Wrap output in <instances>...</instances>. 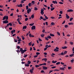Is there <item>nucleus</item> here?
I'll list each match as a JSON object with an SVG mask.
<instances>
[{"label": "nucleus", "mask_w": 74, "mask_h": 74, "mask_svg": "<svg viewBox=\"0 0 74 74\" xmlns=\"http://www.w3.org/2000/svg\"><path fill=\"white\" fill-rule=\"evenodd\" d=\"M6 19V20H8V16H4L3 18V21H4L5 19Z\"/></svg>", "instance_id": "f257e3e1"}, {"label": "nucleus", "mask_w": 74, "mask_h": 74, "mask_svg": "<svg viewBox=\"0 0 74 74\" xmlns=\"http://www.w3.org/2000/svg\"><path fill=\"white\" fill-rule=\"evenodd\" d=\"M34 70V67H32V69H31L30 70V72L31 74L33 73V71Z\"/></svg>", "instance_id": "f03ea898"}, {"label": "nucleus", "mask_w": 74, "mask_h": 74, "mask_svg": "<svg viewBox=\"0 0 74 74\" xmlns=\"http://www.w3.org/2000/svg\"><path fill=\"white\" fill-rule=\"evenodd\" d=\"M44 9H41L40 14H41L42 15H43L44 14Z\"/></svg>", "instance_id": "7ed1b4c3"}, {"label": "nucleus", "mask_w": 74, "mask_h": 74, "mask_svg": "<svg viewBox=\"0 0 74 74\" xmlns=\"http://www.w3.org/2000/svg\"><path fill=\"white\" fill-rule=\"evenodd\" d=\"M20 19L19 18H18V19L17 20V21H18V24L19 25H22V23L20 22V20H19Z\"/></svg>", "instance_id": "20e7f679"}, {"label": "nucleus", "mask_w": 74, "mask_h": 74, "mask_svg": "<svg viewBox=\"0 0 74 74\" xmlns=\"http://www.w3.org/2000/svg\"><path fill=\"white\" fill-rule=\"evenodd\" d=\"M3 23H5L6 24V23H8V21L7 20L4 21H3Z\"/></svg>", "instance_id": "39448f33"}, {"label": "nucleus", "mask_w": 74, "mask_h": 74, "mask_svg": "<svg viewBox=\"0 0 74 74\" xmlns=\"http://www.w3.org/2000/svg\"><path fill=\"white\" fill-rule=\"evenodd\" d=\"M7 26H11L12 25V23H9L8 24H7Z\"/></svg>", "instance_id": "423d86ee"}, {"label": "nucleus", "mask_w": 74, "mask_h": 74, "mask_svg": "<svg viewBox=\"0 0 74 74\" xmlns=\"http://www.w3.org/2000/svg\"><path fill=\"white\" fill-rule=\"evenodd\" d=\"M31 29L32 30H34L36 29V27L35 26H32Z\"/></svg>", "instance_id": "0eeeda50"}, {"label": "nucleus", "mask_w": 74, "mask_h": 74, "mask_svg": "<svg viewBox=\"0 0 74 74\" xmlns=\"http://www.w3.org/2000/svg\"><path fill=\"white\" fill-rule=\"evenodd\" d=\"M67 12H73V10L71 9H69L67 10Z\"/></svg>", "instance_id": "6e6552de"}, {"label": "nucleus", "mask_w": 74, "mask_h": 74, "mask_svg": "<svg viewBox=\"0 0 74 74\" xmlns=\"http://www.w3.org/2000/svg\"><path fill=\"white\" fill-rule=\"evenodd\" d=\"M15 30L14 29L13 30H12L11 32L12 34H13L14 33H15Z\"/></svg>", "instance_id": "1a4fd4ad"}, {"label": "nucleus", "mask_w": 74, "mask_h": 74, "mask_svg": "<svg viewBox=\"0 0 74 74\" xmlns=\"http://www.w3.org/2000/svg\"><path fill=\"white\" fill-rule=\"evenodd\" d=\"M31 11H32V10H30V9H28L27 10V14H29L30 13L29 12H31Z\"/></svg>", "instance_id": "9d476101"}, {"label": "nucleus", "mask_w": 74, "mask_h": 74, "mask_svg": "<svg viewBox=\"0 0 74 74\" xmlns=\"http://www.w3.org/2000/svg\"><path fill=\"white\" fill-rule=\"evenodd\" d=\"M26 51H27V50H26V49H24V50H23V52H21V53H22V54H23L24 53H25V52H26Z\"/></svg>", "instance_id": "9b49d317"}, {"label": "nucleus", "mask_w": 74, "mask_h": 74, "mask_svg": "<svg viewBox=\"0 0 74 74\" xmlns=\"http://www.w3.org/2000/svg\"><path fill=\"white\" fill-rule=\"evenodd\" d=\"M18 7H23V5H22V4H20L19 5H18Z\"/></svg>", "instance_id": "f8f14e48"}, {"label": "nucleus", "mask_w": 74, "mask_h": 74, "mask_svg": "<svg viewBox=\"0 0 74 74\" xmlns=\"http://www.w3.org/2000/svg\"><path fill=\"white\" fill-rule=\"evenodd\" d=\"M43 69H44V70H47V67H46V66H44L43 67Z\"/></svg>", "instance_id": "ddd939ff"}, {"label": "nucleus", "mask_w": 74, "mask_h": 74, "mask_svg": "<svg viewBox=\"0 0 74 74\" xmlns=\"http://www.w3.org/2000/svg\"><path fill=\"white\" fill-rule=\"evenodd\" d=\"M66 17L67 19H69L70 17L69 16V15H67V14H66Z\"/></svg>", "instance_id": "4468645a"}, {"label": "nucleus", "mask_w": 74, "mask_h": 74, "mask_svg": "<svg viewBox=\"0 0 74 74\" xmlns=\"http://www.w3.org/2000/svg\"><path fill=\"white\" fill-rule=\"evenodd\" d=\"M62 49H67V47L66 46H65L64 47H62Z\"/></svg>", "instance_id": "2eb2a0df"}, {"label": "nucleus", "mask_w": 74, "mask_h": 74, "mask_svg": "<svg viewBox=\"0 0 74 74\" xmlns=\"http://www.w3.org/2000/svg\"><path fill=\"white\" fill-rule=\"evenodd\" d=\"M60 70H64V69L63 67H62V68L60 67Z\"/></svg>", "instance_id": "dca6fc26"}, {"label": "nucleus", "mask_w": 74, "mask_h": 74, "mask_svg": "<svg viewBox=\"0 0 74 74\" xmlns=\"http://www.w3.org/2000/svg\"><path fill=\"white\" fill-rule=\"evenodd\" d=\"M57 62V61H54V60H53L52 61V63H56Z\"/></svg>", "instance_id": "f3484780"}, {"label": "nucleus", "mask_w": 74, "mask_h": 74, "mask_svg": "<svg viewBox=\"0 0 74 74\" xmlns=\"http://www.w3.org/2000/svg\"><path fill=\"white\" fill-rule=\"evenodd\" d=\"M29 7H32V3H29L28 4Z\"/></svg>", "instance_id": "a211bd4d"}, {"label": "nucleus", "mask_w": 74, "mask_h": 74, "mask_svg": "<svg viewBox=\"0 0 74 74\" xmlns=\"http://www.w3.org/2000/svg\"><path fill=\"white\" fill-rule=\"evenodd\" d=\"M25 66H26L27 67H29V64H25Z\"/></svg>", "instance_id": "6ab92c4d"}, {"label": "nucleus", "mask_w": 74, "mask_h": 74, "mask_svg": "<svg viewBox=\"0 0 74 74\" xmlns=\"http://www.w3.org/2000/svg\"><path fill=\"white\" fill-rule=\"evenodd\" d=\"M54 51L55 52H58V51H59V50H57V49H55L54 50Z\"/></svg>", "instance_id": "aec40b11"}, {"label": "nucleus", "mask_w": 74, "mask_h": 74, "mask_svg": "<svg viewBox=\"0 0 74 74\" xmlns=\"http://www.w3.org/2000/svg\"><path fill=\"white\" fill-rule=\"evenodd\" d=\"M27 27L26 26H24V27H23V29H26Z\"/></svg>", "instance_id": "412c9836"}, {"label": "nucleus", "mask_w": 74, "mask_h": 74, "mask_svg": "<svg viewBox=\"0 0 74 74\" xmlns=\"http://www.w3.org/2000/svg\"><path fill=\"white\" fill-rule=\"evenodd\" d=\"M50 36H51V37H53L54 35V34H50Z\"/></svg>", "instance_id": "4be33fe9"}, {"label": "nucleus", "mask_w": 74, "mask_h": 74, "mask_svg": "<svg viewBox=\"0 0 74 74\" xmlns=\"http://www.w3.org/2000/svg\"><path fill=\"white\" fill-rule=\"evenodd\" d=\"M44 16H45L46 19H48V17H47L45 14H44Z\"/></svg>", "instance_id": "5701e85b"}, {"label": "nucleus", "mask_w": 74, "mask_h": 74, "mask_svg": "<svg viewBox=\"0 0 74 74\" xmlns=\"http://www.w3.org/2000/svg\"><path fill=\"white\" fill-rule=\"evenodd\" d=\"M20 51H21V52H23V49H22V48H20Z\"/></svg>", "instance_id": "b1692460"}, {"label": "nucleus", "mask_w": 74, "mask_h": 74, "mask_svg": "<svg viewBox=\"0 0 74 74\" xmlns=\"http://www.w3.org/2000/svg\"><path fill=\"white\" fill-rule=\"evenodd\" d=\"M31 18L32 19H33L34 18V14H32L31 15Z\"/></svg>", "instance_id": "393cba45"}, {"label": "nucleus", "mask_w": 74, "mask_h": 74, "mask_svg": "<svg viewBox=\"0 0 74 74\" xmlns=\"http://www.w3.org/2000/svg\"><path fill=\"white\" fill-rule=\"evenodd\" d=\"M32 5H34V4H35V1H32Z\"/></svg>", "instance_id": "a878e982"}, {"label": "nucleus", "mask_w": 74, "mask_h": 74, "mask_svg": "<svg viewBox=\"0 0 74 74\" xmlns=\"http://www.w3.org/2000/svg\"><path fill=\"white\" fill-rule=\"evenodd\" d=\"M21 37L23 40H25V37H24V36H23L22 35L21 36Z\"/></svg>", "instance_id": "bb28decb"}, {"label": "nucleus", "mask_w": 74, "mask_h": 74, "mask_svg": "<svg viewBox=\"0 0 74 74\" xmlns=\"http://www.w3.org/2000/svg\"><path fill=\"white\" fill-rule=\"evenodd\" d=\"M37 10H38V8L36 7H35L34 10H35V11H37Z\"/></svg>", "instance_id": "cd10ccee"}, {"label": "nucleus", "mask_w": 74, "mask_h": 74, "mask_svg": "<svg viewBox=\"0 0 74 74\" xmlns=\"http://www.w3.org/2000/svg\"><path fill=\"white\" fill-rule=\"evenodd\" d=\"M65 27V28H67V27H69V26L68 25H64Z\"/></svg>", "instance_id": "c85d7f7f"}, {"label": "nucleus", "mask_w": 74, "mask_h": 74, "mask_svg": "<svg viewBox=\"0 0 74 74\" xmlns=\"http://www.w3.org/2000/svg\"><path fill=\"white\" fill-rule=\"evenodd\" d=\"M60 64V62H58L56 64L58 65V64Z\"/></svg>", "instance_id": "c756f323"}, {"label": "nucleus", "mask_w": 74, "mask_h": 74, "mask_svg": "<svg viewBox=\"0 0 74 74\" xmlns=\"http://www.w3.org/2000/svg\"><path fill=\"white\" fill-rule=\"evenodd\" d=\"M27 63H28V64H30V63H31V61H28Z\"/></svg>", "instance_id": "7c9ffc66"}, {"label": "nucleus", "mask_w": 74, "mask_h": 74, "mask_svg": "<svg viewBox=\"0 0 74 74\" xmlns=\"http://www.w3.org/2000/svg\"><path fill=\"white\" fill-rule=\"evenodd\" d=\"M34 23H32V24H29V26H32L33 25H34Z\"/></svg>", "instance_id": "2f4dec72"}, {"label": "nucleus", "mask_w": 74, "mask_h": 74, "mask_svg": "<svg viewBox=\"0 0 74 74\" xmlns=\"http://www.w3.org/2000/svg\"><path fill=\"white\" fill-rule=\"evenodd\" d=\"M14 42H17V40L15 39H14Z\"/></svg>", "instance_id": "473e14b6"}, {"label": "nucleus", "mask_w": 74, "mask_h": 74, "mask_svg": "<svg viewBox=\"0 0 74 74\" xmlns=\"http://www.w3.org/2000/svg\"><path fill=\"white\" fill-rule=\"evenodd\" d=\"M68 24H69V25H73V23H68Z\"/></svg>", "instance_id": "72a5a7b5"}, {"label": "nucleus", "mask_w": 74, "mask_h": 74, "mask_svg": "<svg viewBox=\"0 0 74 74\" xmlns=\"http://www.w3.org/2000/svg\"><path fill=\"white\" fill-rule=\"evenodd\" d=\"M47 38L49 39L51 38V36H48L47 37Z\"/></svg>", "instance_id": "f704fd0d"}, {"label": "nucleus", "mask_w": 74, "mask_h": 74, "mask_svg": "<svg viewBox=\"0 0 74 74\" xmlns=\"http://www.w3.org/2000/svg\"><path fill=\"white\" fill-rule=\"evenodd\" d=\"M72 19H73V18L71 17L70 19V21H71L72 20Z\"/></svg>", "instance_id": "c9c22d12"}, {"label": "nucleus", "mask_w": 74, "mask_h": 74, "mask_svg": "<svg viewBox=\"0 0 74 74\" xmlns=\"http://www.w3.org/2000/svg\"><path fill=\"white\" fill-rule=\"evenodd\" d=\"M35 67H40V65H35Z\"/></svg>", "instance_id": "e433bc0d"}, {"label": "nucleus", "mask_w": 74, "mask_h": 74, "mask_svg": "<svg viewBox=\"0 0 74 74\" xmlns=\"http://www.w3.org/2000/svg\"><path fill=\"white\" fill-rule=\"evenodd\" d=\"M28 20V18H26L25 19V21H27Z\"/></svg>", "instance_id": "4c0bfd02"}, {"label": "nucleus", "mask_w": 74, "mask_h": 74, "mask_svg": "<svg viewBox=\"0 0 74 74\" xmlns=\"http://www.w3.org/2000/svg\"><path fill=\"white\" fill-rule=\"evenodd\" d=\"M60 14H63V12L62 11H60Z\"/></svg>", "instance_id": "58836bf2"}, {"label": "nucleus", "mask_w": 74, "mask_h": 74, "mask_svg": "<svg viewBox=\"0 0 74 74\" xmlns=\"http://www.w3.org/2000/svg\"><path fill=\"white\" fill-rule=\"evenodd\" d=\"M51 11H53L54 9H55V8H51Z\"/></svg>", "instance_id": "ea45409f"}, {"label": "nucleus", "mask_w": 74, "mask_h": 74, "mask_svg": "<svg viewBox=\"0 0 74 74\" xmlns=\"http://www.w3.org/2000/svg\"><path fill=\"white\" fill-rule=\"evenodd\" d=\"M26 10H28L29 9V7H28V5H27L26 6Z\"/></svg>", "instance_id": "a19ab883"}, {"label": "nucleus", "mask_w": 74, "mask_h": 74, "mask_svg": "<svg viewBox=\"0 0 74 74\" xmlns=\"http://www.w3.org/2000/svg\"><path fill=\"white\" fill-rule=\"evenodd\" d=\"M36 54L37 55H40V53L39 52H36Z\"/></svg>", "instance_id": "79ce46f5"}, {"label": "nucleus", "mask_w": 74, "mask_h": 74, "mask_svg": "<svg viewBox=\"0 0 74 74\" xmlns=\"http://www.w3.org/2000/svg\"><path fill=\"white\" fill-rule=\"evenodd\" d=\"M47 48H48V47H45L44 49V51H46L47 50Z\"/></svg>", "instance_id": "37998d69"}, {"label": "nucleus", "mask_w": 74, "mask_h": 74, "mask_svg": "<svg viewBox=\"0 0 74 74\" xmlns=\"http://www.w3.org/2000/svg\"><path fill=\"white\" fill-rule=\"evenodd\" d=\"M40 36H41L42 37H44V34H42Z\"/></svg>", "instance_id": "c03bdc74"}, {"label": "nucleus", "mask_w": 74, "mask_h": 74, "mask_svg": "<svg viewBox=\"0 0 74 74\" xmlns=\"http://www.w3.org/2000/svg\"><path fill=\"white\" fill-rule=\"evenodd\" d=\"M21 51H20V50H19V49H18L17 50V52L18 53H19V52H20Z\"/></svg>", "instance_id": "a18cd8bd"}, {"label": "nucleus", "mask_w": 74, "mask_h": 74, "mask_svg": "<svg viewBox=\"0 0 74 74\" xmlns=\"http://www.w3.org/2000/svg\"><path fill=\"white\" fill-rule=\"evenodd\" d=\"M70 44H71V45H73V42H70Z\"/></svg>", "instance_id": "49530a36"}, {"label": "nucleus", "mask_w": 74, "mask_h": 74, "mask_svg": "<svg viewBox=\"0 0 74 74\" xmlns=\"http://www.w3.org/2000/svg\"><path fill=\"white\" fill-rule=\"evenodd\" d=\"M54 71H60V70L57 69H55L54 70Z\"/></svg>", "instance_id": "de8ad7c7"}, {"label": "nucleus", "mask_w": 74, "mask_h": 74, "mask_svg": "<svg viewBox=\"0 0 74 74\" xmlns=\"http://www.w3.org/2000/svg\"><path fill=\"white\" fill-rule=\"evenodd\" d=\"M59 3H60V4H63V2H59Z\"/></svg>", "instance_id": "09e8293b"}, {"label": "nucleus", "mask_w": 74, "mask_h": 74, "mask_svg": "<svg viewBox=\"0 0 74 74\" xmlns=\"http://www.w3.org/2000/svg\"><path fill=\"white\" fill-rule=\"evenodd\" d=\"M57 35H58V36H60V34L58 32H57Z\"/></svg>", "instance_id": "8fccbe9b"}, {"label": "nucleus", "mask_w": 74, "mask_h": 74, "mask_svg": "<svg viewBox=\"0 0 74 74\" xmlns=\"http://www.w3.org/2000/svg\"><path fill=\"white\" fill-rule=\"evenodd\" d=\"M29 45L30 46H31V45H32V42H30V43H29Z\"/></svg>", "instance_id": "3c124183"}, {"label": "nucleus", "mask_w": 74, "mask_h": 74, "mask_svg": "<svg viewBox=\"0 0 74 74\" xmlns=\"http://www.w3.org/2000/svg\"><path fill=\"white\" fill-rule=\"evenodd\" d=\"M51 23L52 25H55V23L53 22H52Z\"/></svg>", "instance_id": "603ef678"}, {"label": "nucleus", "mask_w": 74, "mask_h": 74, "mask_svg": "<svg viewBox=\"0 0 74 74\" xmlns=\"http://www.w3.org/2000/svg\"><path fill=\"white\" fill-rule=\"evenodd\" d=\"M45 38V40H47V41H48V40H49V39L48 38L46 37Z\"/></svg>", "instance_id": "864d4df0"}, {"label": "nucleus", "mask_w": 74, "mask_h": 74, "mask_svg": "<svg viewBox=\"0 0 74 74\" xmlns=\"http://www.w3.org/2000/svg\"><path fill=\"white\" fill-rule=\"evenodd\" d=\"M25 59L24 58H23L21 60L22 62H23V60H25Z\"/></svg>", "instance_id": "5fc2aeb1"}, {"label": "nucleus", "mask_w": 74, "mask_h": 74, "mask_svg": "<svg viewBox=\"0 0 74 74\" xmlns=\"http://www.w3.org/2000/svg\"><path fill=\"white\" fill-rule=\"evenodd\" d=\"M17 49H20V47H19V46H17Z\"/></svg>", "instance_id": "6e6d98bb"}, {"label": "nucleus", "mask_w": 74, "mask_h": 74, "mask_svg": "<svg viewBox=\"0 0 74 74\" xmlns=\"http://www.w3.org/2000/svg\"><path fill=\"white\" fill-rule=\"evenodd\" d=\"M29 36L30 37H32V34H29Z\"/></svg>", "instance_id": "4d7b16f0"}, {"label": "nucleus", "mask_w": 74, "mask_h": 74, "mask_svg": "<svg viewBox=\"0 0 74 74\" xmlns=\"http://www.w3.org/2000/svg\"><path fill=\"white\" fill-rule=\"evenodd\" d=\"M74 61V60L73 59H72L71 60V62H73Z\"/></svg>", "instance_id": "13d9d810"}, {"label": "nucleus", "mask_w": 74, "mask_h": 74, "mask_svg": "<svg viewBox=\"0 0 74 74\" xmlns=\"http://www.w3.org/2000/svg\"><path fill=\"white\" fill-rule=\"evenodd\" d=\"M21 3H24V2H23V0H22L21 1Z\"/></svg>", "instance_id": "bf43d9fd"}, {"label": "nucleus", "mask_w": 74, "mask_h": 74, "mask_svg": "<svg viewBox=\"0 0 74 74\" xmlns=\"http://www.w3.org/2000/svg\"><path fill=\"white\" fill-rule=\"evenodd\" d=\"M47 59L46 58H44V61H46V62L47 61Z\"/></svg>", "instance_id": "052dcab7"}, {"label": "nucleus", "mask_w": 74, "mask_h": 74, "mask_svg": "<svg viewBox=\"0 0 74 74\" xmlns=\"http://www.w3.org/2000/svg\"><path fill=\"white\" fill-rule=\"evenodd\" d=\"M21 40V38H20L19 39L17 40V41H22V40Z\"/></svg>", "instance_id": "680f3d73"}, {"label": "nucleus", "mask_w": 74, "mask_h": 74, "mask_svg": "<svg viewBox=\"0 0 74 74\" xmlns=\"http://www.w3.org/2000/svg\"><path fill=\"white\" fill-rule=\"evenodd\" d=\"M27 55H25L24 56V58H26L27 57Z\"/></svg>", "instance_id": "e2e57ef3"}, {"label": "nucleus", "mask_w": 74, "mask_h": 74, "mask_svg": "<svg viewBox=\"0 0 74 74\" xmlns=\"http://www.w3.org/2000/svg\"><path fill=\"white\" fill-rule=\"evenodd\" d=\"M73 56V54H72L69 56H71V57H72Z\"/></svg>", "instance_id": "0e129e2a"}, {"label": "nucleus", "mask_w": 74, "mask_h": 74, "mask_svg": "<svg viewBox=\"0 0 74 74\" xmlns=\"http://www.w3.org/2000/svg\"><path fill=\"white\" fill-rule=\"evenodd\" d=\"M67 51H65L64 52V54H66V53H67Z\"/></svg>", "instance_id": "69168bd1"}, {"label": "nucleus", "mask_w": 74, "mask_h": 74, "mask_svg": "<svg viewBox=\"0 0 74 74\" xmlns=\"http://www.w3.org/2000/svg\"><path fill=\"white\" fill-rule=\"evenodd\" d=\"M55 2H56V1H52V3H53V4H55Z\"/></svg>", "instance_id": "338daca9"}, {"label": "nucleus", "mask_w": 74, "mask_h": 74, "mask_svg": "<svg viewBox=\"0 0 74 74\" xmlns=\"http://www.w3.org/2000/svg\"><path fill=\"white\" fill-rule=\"evenodd\" d=\"M42 32H43V33H44L45 32V29H42Z\"/></svg>", "instance_id": "774afa93"}]
</instances>
